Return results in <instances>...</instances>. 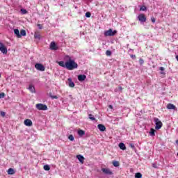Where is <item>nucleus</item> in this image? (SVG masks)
<instances>
[{"instance_id":"1","label":"nucleus","mask_w":178,"mask_h":178,"mask_svg":"<svg viewBox=\"0 0 178 178\" xmlns=\"http://www.w3.org/2000/svg\"><path fill=\"white\" fill-rule=\"evenodd\" d=\"M67 58H69L68 60L66 61L67 70H74V69H77V67H79L77 63L74 62V60H72L70 56H67Z\"/></svg>"},{"instance_id":"2","label":"nucleus","mask_w":178,"mask_h":178,"mask_svg":"<svg viewBox=\"0 0 178 178\" xmlns=\"http://www.w3.org/2000/svg\"><path fill=\"white\" fill-rule=\"evenodd\" d=\"M14 34L16 35V37H17V38H22V37H26V30L22 29L21 30V31H19V29H14Z\"/></svg>"},{"instance_id":"3","label":"nucleus","mask_w":178,"mask_h":178,"mask_svg":"<svg viewBox=\"0 0 178 178\" xmlns=\"http://www.w3.org/2000/svg\"><path fill=\"white\" fill-rule=\"evenodd\" d=\"M117 33H118V31L116 30L113 31L112 29H109L104 32V35L105 37H113V35L117 34Z\"/></svg>"},{"instance_id":"4","label":"nucleus","mask_w":178,"mask_h":178,"mask_svg":"<svg viewBox=\"0 0 178 178\" xmlns=\"http://www.w3.org/2000/svg\"><path fill=\"white\" fill-rule=\"evenodd\" d=\"M36 108L38 111H48V106L43 104H36Z\"/></svg>"},{"instance_id":"5","label":"nucleus","mask_w":178,"mask_h":178,"mask_svg":"<svg viewBox=\"0 0 178 178\" xmlns=\"http://www.w3.org/2000/svg\"><path fill=\"white\" fill-rule=\"evenodd\" d=\"M154 122L156 124L155 129L156 130H159V129L162 128V122H161V120H159V118H154Z\"/></svg>"},{"instance_id":"6","label":"nucleus","mask_w":178,"mask_h":178,"mask_svg":"<svg viewBox=\"0 0 178 178\" xmlns=\"http://www.w3.org/2000/svg\"><path fill=\"white\" fill-rule=\"evenodd\" d=\"M0 51L4 55H6V54H8V49L6 48V47H5V44H3V43L2 42H0Z\"/></svg>"},{"instance_id":"7","label":"nucleus","mask_w":178,"mask_h":178,"mask_svg":"<svg viewBox=\"0 0 178 178\" xmlns=\"http://www.w3.org/2000/svg\"><path fill=\"white\" fill-rule=\"evenodd\" d=\"M35 69H37V70H39L40 72L45 71V67L41 63H36L35 65Z\"/></svg>"},{"instance_id":"8","label":"nucleus","mask_w":178,"mask_h":178,"mask_svg":"<svg viewBox=\"0 0 178 178\" xmlns=\"http://www.w3.org/2000/svg\"><path fill=\"white\" fill-rule=\"evenodd\" d=\"M138 20L140 22V23H145L147 22V17L144 14H140L138 17Z\"/></svg>"},{"instance_id":"9","label":"nucleus","mask_w":178,"mask_h":178,"mask_svg":"<svg viewBox=\"0 0 178 178\" xmlns=\"http://www.w3.org/2000/svg\"><path fill=\"white\" fill-rule=\"evenodd\" d=\"M50 49H51V51H57V49H58V47L56 46V43H55V42H51Z\"/></svg>"},{"instance_id":"10","label":"nucleus","mask_w":178,"mask_h":178,"mask_svg":"<svg viewBox=\"0 0 178 178\" xmlns=\"http://www.w3.org/2000/svg\"><path fill=\"white\" fill-rule=\"evenodd\" d=\"M102 171L103 172V173H104L105 175H113V173L112 172V171H111V170L109 168H102Z\"/></svg>"},{"instance_id":"11","label":"nucleus","mask_w":178,"mask_h":178,"mask_svg":"<svg viewBox=\"0 0 178 178\" xmlns=\"http://www.w3.org/2000/svg\"><path fill=\"white\" fill-rule=\"evenodd\" d=\"M25 126H28L29 127L33 126V122L30 119H26L24 120Z\"/></svg>"},{"instance_id":"12","label":"nucleus","mask_w":178,"mask_h":178,"mask_svg":"<svg viewBox=\"0 0 178 178\" xmlns=\"http://www.w3.org/2000/svg\"><path fill=\"white\" fill-rule=\"evenodd\" d=\"M87 79V76L86 74H79L78 76V80L79 81H84Z\"/></svg>"},{"instance_id":"13","label":"nucleus","mask_w":178,"mask_h":178,"mask_svg":"<svg viewBox=\"0 0 178 178\" xmlns=\"http://www.w3.org/2000/svg\"><path fill=\"white\" fill-rule=\"evenodd\" d=\"M97 128L100 131H105V130H106V127H105V126L102 124H99L97 125Z\"/></svg>"},{"instance_id":"14","label":"nucleus","mask_w":178,"mask_h":178,"mask_svg":"<svg viewBox=\"0 0 178 178\" xmlns=\"http://www.w3.org/2000/svg\"><path fill=\"white\" fill-rule=\"evenodd\" d=\"M76 158L81 163H84V156H81V154H78L76 155Z\"/></svg>"},{"instance_id":"15","label":"nucleus","mask_w":178,"mask_h":178,"mask_svg":"<svg viewBox=\"0 0 178 178\" xmlns=\"http://www.w3.org/2000/svg\"><path fill=\"white\" fill-rule=\"evenodd\" d=\"M167 109H174V111H176L177 108L176 106L170 103L167 105Z\"/></svg>"},{"instance_id":"16","label":"nucleus","mask_w":178,"mask_h":178,"mask_svg":"<svg viewBox=\"0 0 178 178\" xmlns=\"http://www.w3.org/2000/svg\"><path fill=\"white\" fill-rule=\"evenodd\" d=\"M68 86H69V87H71L72 88H73V87H74V82H73L72 81V78L68 79Z\"/></svg>"},{"instance_id":"17","label":"nucleus","mask_w":178,"mask_h":178,"mask_svg":"<svg viewBox=\"0 0 178 178\" xmlns=\"http://www.w3.org/2000/svg\"><path fill=\"white\" fill-rule=\"evenodd\" d=\"M118 147L120 149H122V151H124L126 150V145H124V143H120L119 145H118Z\"/></svg>"},{"instance_id":"18","label":"nucleus","mask_w":178,"mask_h":178,"mask_svg":"<svg viewBox=\"0 0 178 178\" xmlns=\"http://www.w3.org/2000/svg\"><path fill=\"white\" fill-rule=\"evenodd\" d=\"M34 38L36 40H41V34L40 32H35L34 34Z\"/></svg>"},{"instance_id":"19","label":"nucleus","mask_w":178,"mask_h":178,"mask_svg":"<svg viewBox=\"0 0 178 178\" xmlns=\"http://www.w3.org/2000/svg\"><path fill=\"white\" fill-rule=\"evenodd\" d=\"M59 66H61V67H65L67 69V65H66V62L65 63L64 61H60L58 62Z\"/></svg>"},{"instance_id":"20","label":"nucleus","mask_w":178,"mask_h":178,"mask_svg":"<svg viewBox=\"0 0 178 178\" xmlns=\"http://www.w3.org/2000/svg\"><path fill=\"white\" fill-rule=\"evenodd\" d=\"M29 90L31 92H35V88L33 85H29Z\"/></svg>"},{"instance_id":"21","label":"nucleus","mask_w":178,"mask_h":178,"mask_svg":"<svg viewBox=\"0 0 178 178\" xmlns=\"http://www.w3.org/2000/svg\"><path fill=\"white\" fill-rule=\"evenodd\" d=\"M8 175H15V170L13 168H9L8 170Z\"/></svg>"},{"instance_id":"22","label":"nucleus","mask_w":178,"mask_h":178,"mask_svg":"<svg viewBox=\"0 0 178 178\" xmlns=\"http://www.w3.org/2000/svg\"><path fill=\"white\" fill-rule=\"evenodd\" d=\"M78 134H79V136L82 137V136H84V134H86V131H84L83 130L80 129V130L78 131Z\"/></svg>"},{"instance_id":"23","label":"nucleus","mask_w":178,"mask_h":178,"mask_svg":"<svg viewBox=\"0 0 178 178\" xmlns=\"http://www.w3.org/2000/svg\"><path fill=\"white\" fill-rule=\"evenodd\" d=\"M149 134H150V136H151L152 137H154V136H155V129H154L152 128V129H150Z\"/></svg>"},{"instance_id":"24","label":"nucleus","mask_w":178,"mask_h":178,"mask_svg":"<svg viewBox=\"0 0 178 178\" xmlns=\"http://www.w3.org/2000/svg\"><path fill=\"white\" fill-rule=\"evenodd\" d=\"M120 163H119V161H113V165L115 166V168H118L120 166Z\"/></svg>"},{"instance_id":"25","label":"nucleus","mask_w":178,"mask_h":178,"mask_svg":"<svg viewBox=\"0 0 178 178\" xmlns=\"http://www.w3.org/2000/svg\"><path fill=\"white\" fill-rule=\"evenodd\" d=\"M135 178H143V175L140 172H137L135 174Z\"/></svg>"},{"instance_id":"26","label":"nucleus","mask_w":178,"mask_h":178,"mask_svg":"<svg viewBox=\"0 0 178 178\" xmlns=\"http://www.w3.org/2000/svg\"><path fill=\"white\" fill-rule=\"evenodd\" d=\"M43 169H44V170H47V171L51 170V167H49V165H44Z\"/></svg>"},{"instance_id":"27","label":"nucleus","mask_w":178,"mask_h":178,"mask_svg":"<svg viewBox=\"0 0 178 178\" xmlns=\"http://www.w3.org/2000/svg\"><path fill=\"white\" fill-rule=\"evenodd\" d=\"M88 118L90 120L95 121V118H94V115L92 114H89Z\"/></svg>"},{"instance_id":"28","label":"nucleus","mask_w":178,"mask_h":178,"mask_svg":"<svg viewBox=\"0 0 178 178\" xmlns=\"http://www.w3.org/2000/svg\"><path fill=\"white\" fill-rule=\"evenodd\" d=\"M68 140H70V141H74V136H73V135H70L68 136Z\"/></svg>"},{"instance_id":"29","label":"nucleus","mask_w":178,"mask_h":178,"mask_svg":"<svg viewBox=\"0 0 178 178\" xmlns=\"http://www.w3.org/2000/svg\"><path fill=\"white\" fill-rule=\"evenodd\" d=\"M140 10L145 11V10H147V7L145 6H142L140 8Z\"/></svg>"},{"instance_id":"30","label":"nucleus","mask_w":178,"mask_h":178,"mask_svg":"<svg viewBox=\"0 0 178 178\" xmlns=\"http://www.w3.org/2000/svg\"><path fill=\"white\" fill-rule=\"evenodd\" d=\"M21 13H22V15H26V13H27V10L22 8Z\"/></svg>"},{"instance_id":"31","label":"nucleus","mask_w":178,"mask_h":178,"mask_svg":"<svg viewBox=\"0 0 178 178\" xmlns=\"http://www.w3.org/2000/svg\"><path fill=\"white\" fill-rule=\"evenodd\" d=\"M49 96L52 99H58V96H54L52 95V93H49Z\"/></svg>"},{"instance_id":"32","label":"nucleus","mask_w":178,"mask_h":178,"mask_svg":"<svg viewBox=\"0 0 178 178\" xmlns=\"http://www.w3.org/2000/svg\"><path fill=\"white\" fill-rule=\"evenodd\" d=\"M106 55H107V56H111V55H112V51L107 50L106 51Z\"/></svg>"},{"instance_id":"33","label":"nucleus","mask_w":178,"mask_h":178,"mask_svg":"<svg viewBox=\"0 0 178 178\" xmlns=\"http://www.w3.org/2000/svg\"><path fill=\"white\" fill-rule=\"evenodd\" d=\"M86 17H91V13L87 12L85 14Z\"/></svg>"},{"instance_id":"34","label":"nucleus","mask_w":178,"mask_h":178,"mask_svg":"<svg viewBox=\"0 0 178 178\" xmlns=\"http://www.w3.org/2000/svg\"><path fill=\"white\" fill-rule=\"evenodd\" d=\"M1 98H5V92L0 93V99Z\"/></svg>"},{"instance_id":"35","label":"nucleus","mask_w":178,"mask_h":178,"mask_svg":"<svg viewBox=\"0 0 178 178\" xmlns=\"http://www.w3.org/2000/svg\"><path fill=\"white\" fill-rule=\"evenodd\" d=\"M1 116H2L3 118H5L6 115V113L3 112V111H1V113H0Z\"/></svg>"},{"instance_id":"36","label":"nucleus","mask_w":178,"mask_h":178,"mask_svg":"<svg viewBox=\"0 0 178 178\" xmlns=\"http://www.w3.org/2000/svg\"><path fill=\"white\" fill-rule=\"evenodd\" d=\"M129 146L131 147V148H132V149H136V146H134V144L130 143Z\"/></svg>"},{"instance_id":"37","label":"nucleus","mask_w":178,"mask_h":178,"mask_svg":"<svg viewBox=\"0 0 178 178\" xmlns=\"http://www.w3.org/2000/svg\"><path fill=\"white\" fill-rule=\"evenodd\" d=\"M139 63H140V65H143L144 64V60H143V58H140Z\"/></svg>"},{"instance_id":"38","label":"nucleus","mask_w":178,"mask_h":178,"mask_svg":"<svg viewBox=\"0 0 178 178\" xmlns=\"http://www.w3.org/2000/svg\"><path fill=\"white\" fill-rule=\"evenodd\" d=\"M38 27L39 30H42V24H38Z\"/></svg>"},{"instance_id":"39","label":"nucleus","mask_w":178,"mask_h":178,"mask_svg":"<svg viewBox=\"0 0 178 178\" xmlns=\"http://www.w3.org/2000/svg\"><path fill=\"white\" fill-rule=\"evenodd\" d=\"M151 21L152 22V23H155V21H156L155 17H151Z\"/></svg>"},{"instance_id":"40","label":"nucleus","mask_w":178,"mask_h":178,"mask_svg":"<svg viewBox=\"0 0 178 178\" xmlns=\"http://www.w3.org/2000/svg\"><path fill=\"white\" fill-rule=\"evenodd\" d=\"M159 70H161V72H163V70H165V67H159Z\"/></svg>"},{"instance_id":"41","label":"nucleus","mask_w":178,"mask_h":178,"mask_svg":"<svg viewBox=\"0 0 178 178\" xmlns=\"http://www.w3.org/2000/svg\"><path fill=\"white\" fill-rule=\"evenodd\" d=\"M131 58H132V59H136V55L131 54Z\"/></svg>"},{"instance_id":"42","label":"nucleus","mask_w":178,"mask_h":178,"mask_svg":"<svg viewBox=\"0 0 178 178\" xmlns=\"http://www.w3.org/2000/svg\"><path fill=\"white\" fill-rule=\"evenodd\" d=\"M152 166H153V168H154L155 169H156V168H158V166H157L156 164H155V163H153V164H152Z\"/></svg>"},{"instance_id":"43","label":"nucleus","mask_w":178,"mask_h":178,"mask_svg":"<svg viewBox=\"0 0 178 178\" xmlns=\"http://www.w3.org/2000/svg\"><path fill=\"white\" fill-rule=\"evenodd\" d=\"M118 89L120 90V91H121V92H122V90H123V88H122V86H118Z\"/></svg>"},{"instance_id":"44","label":"nucleus","mask_w":178,"mask_h":178,"mask_svg":"<svg viewBox=\"0 0 178 178\" xmlns=\"http://www.w3.org/2000/svg\"><path fill=\"white\" fill-rule=\"evenodd\" d=\"M108 108H110V109H113V106L112 105H109Z\"/></svg>"},{"instance_id":"45","label":"nucleus","mask_w":178,"mask_h":178,"mask_svg":"<svg viewBox=\"0 0 178 178\" xmlns=\"http://www.w3.org/2000/svg\"><path fill=\"white\" fill-rule=\"evenodd\" d=\"M161 74H165V72H161Z\"/></svg>"},{"instance_id":"46","label":"nucleus","mask_w":178,"mask_h":178,"mask_svg":"<svg viewBox=\"0 0 178 178\" xmlns=\"http://www.w3.org/2000/svg\"><path fill=\"white\" fill-rule=\"evenodd\" d=\"M176 59L178 61V56H176Z\"/></svg>"},{"instance_id":"47","label":"nucleus","mask_w":178,"mask_h":178,"mask_svg":"<svg viewBox=\"0 0 178 178\" xmlns=\"http://www.w3.org/2000/svg\"><path fill=\"white\" fill-rule=\"evenodd\" d=\"M176 144L178 145V140H176Z\"/></svg>"},{"instance_id":"48","label":"nucleus","mask_w":178,"mask_h":178,"mask_svg":"<svg viewBox=\"0 0 178 178\" xmlns=\"http://www.w3.org/2000/svg\"><path fill=\"white\" fill-rule=\"evenodd\" d=\"M0 77H1V74H0Z\"/></svg>"}]
</instances>
